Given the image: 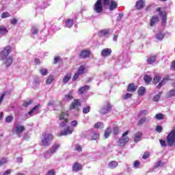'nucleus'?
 <instances>
[{
  "mask_svg": "<svg viewBox=\"0 0 175 175\" xmlns=\"http://www.w3.org/2000/svg\"><path fill=\"white\" fill-rule=\"evenodd\" d=\"M68 117H69L68 111H62L59 116L60 121H62L59 123V129L61 132L59 133V136H68L69 135H72L75 131L73 127L68 126Z\"/></svg>",
  "mask_w": 175,
  "mask_h": 175,
  "instance_id": "f257e3e1",
  "label": "nucleus"
},
{
  "mask_svg": "<svg viewBox=\"0 0 175 175\" xmlns=\"http://www.w3.org/2000/svg\"><path fill=\"white\" fill-rule=\"evenodd\" d=\"M10 53H12L10 46H5L0 53V61H2L7 68L13 64V57L10 55Z\"/></svg>",
  "mask_w": 175,
  "mask_h": 175,
  "instance_id": "f03ea898",
  "label": "nucleus"
},
{
  "mask_svg": "<svg viewBox=\"0 0 175 175\" xmlns=\"http://www.w3.org/2000/svg\"><path fill=\"white\" fill-rule=\"evenodd\" d=\"M54 137L50 133H45L42 135V138L41 139V145L44 147H49L51 144Z\"/></svg>",
  "mask_w": 175,
  "mask_h": 175,
  "instance_id": "7ed1b4c3",
  "label": "nucleus"
},
{
  "mask_svg": "<svg viewBox=\"0 0 175 175\" xmlns=\"http://www.w3.org/2000/svg\"><path fill=\"white\" fill-rule=\"evenodd\" d=\"M167 143L168 146H172L175 143V128L169 133L167 137Z\"/></svg>",
  "mask_w": 175,
  "mask_h": 175,
  "instance_id": "20e7f679",
  "label": "nucleus"
},
{
  "mask_svg": "<svg viewBox=\"0 0 175 175\" xmlns=\"http://www.w3.org/2000/svg\"><path fill=\"white\" fill-rule=\"evenodd\" d=\"M40 105H36L30 111L26 113L27 118H29L30 117H33L36 114H39L40 113Z\"/></svg>",
  "mask_w": 175,
  "mask_h": 175,
  "instance_id": "39448f33",
  "label": "nucleus"
},
{
  "mask_svg": "<svg viewBox=\"0 0 175 175\" xmlns=\"http://www.w3.org/2000/svg\"><path fill=\"white\" fill-rule=\"evenodd\" d=\"M80 107H81V103L80 102V100L75 99L70 106V109L79 111L80 110Z\"/></svg>",
  "mask_w": 175,
  "mask_h": 175,
  "instance_id": "423d86ee",
  "label": "nucleus"
},
{
  "mask_svg": "<svg viewBox=\"0 0 175 175\" xmlns=\"http://www.w3.org/2000/svg\"><path fill=\"white\" fill-rule=\"evenodd\" d=\"M128 133L129 131H126L122 136V138L119 139L118 144L120 146H124L128 142H129V138L128 137Z\"/></svg>",
  "mask_w": 175,
  "mask_h": 175,
  "instance_id": "0eeeda50",
  "label": "nucleus"
},
{
  "mask_svg": "<svg viewBox=\"0 0 175 175\" xmlns=\"http://www.w3.org/2000/svg\"><path fill=\"white\" fill-rule=\"evenodd\" d=\"M103 0H97L94 6V11L96 13H102L103 10V6L102 5Z\"/></svg>",
  "mask_w": 175,
  "mask_h": 175,
  "instance_id": "6e6552de",
  "label": "nucleus"
},
{
  "mask_svg": "<svg viewBox=\"0 0 175 175\" xmlns=\"http://www.w3.org/2000/svg\"><path fill=\"white\" fill-rule=\"evenodd\" d=\"M103 3L105 5H109V10H114L117 9V3L113 0H103Z\"/></svg>",
  "mask_w": 175,
  "mask_h": 175,
  "instance_id": "1a4fd4ad",
  "label": "nucleus"
},
{
  "mask_svg": "<svg viewBox=\"0 0 175 175\" xmlns=\"http://www.w3.org/2000/svg\"><path fill=\"white\" fill-rule=\"evenodd\" d=\"M111 109L110 103H107L100 110V114H107Z\"/></svg>",
  "mask_w": 175,
  "mask_h": 175,
  "instance_id": "9d476101",
  "label": "nucleus"
},
{
  "mask_svg": "<svg viewBox=\"0 0 175 175\" xmlns=\"http://www.w3.org/2000/svg\"><path fill=\"white\" fill-rule=\"evenodd\" d=\"M16 135H20L21 133H23L24 131H25V127L23 125L17 124L13 130Z\"/></svg>",
  "mask_w": 175,
  "mask_h": 175,
  "instance_id": "9b49d317",
  "label": "nucleus"
},
{
  "mask_svg": "<svg viewBox=\"0 0 175 175\" xmlns=\"http://www.w3.org/2000/svg\"><path fill=\"white\" fill-rule=\"evenodd\" d=\"M100 55L104 58H106V57H109V55H111V49L105 48L103 49L100 52Z\"/></svg>",
  "mask_w": 175,
  "mask_h": 175,
  "instance_id": "f8f14e48",
  "label": "nucleus"
},
{
  "mask_svg": "<svg viewBox=\"0 0 175 175\" xmlns=\"http://www.w3.org/2000/svg\"><path fill=\"white\" fill-rule=\"evenodd\" d=\"M144 5H146V1L144 0H138L136 2L135 8L137 10H142L143 8H144Z\"/></svg>",
  "mask_w": 175,
  "mask_h": 175,
  "instance_id": "ddd939ff",
  "label": "nucleus"
},
{
  "mask_svg": "<svg viewBox=\"0 0 175 175\" xmlns=\"http://www.w3.org/2000/svg\"><path fill=\"white\" fill-rule=\"evenodd\" d=\"M59 147H61V145L58 143H55L51 148L50 150L51 151V154H55V152H57V151H58V148H59Z\"/></svg>",
  "mask_w": 175,
  "mask_h": 175,
  "instance_id": "4468645a",
  "label": "nucleus"
},
{
  "mask_svg": "<svg viewBox=\"0 0 175 175\" xmlns=\"http://www.w3.org/2000/svg\"><path fill=\"white\" fill-rule=\"evenodd\" d=\"M158 21H159V18L158 16H152L150 23V27H154L155 24H157Z\"/></svg>",
  "mask_w": 175,
  "mask_h": 175,
  "instance_id": "2eb2a0df",
  "label": "nucleus"
},
{
  "mask_svg": "<svg viewBox=\"0 0 175 175\" xmlns=\"http://www.w3.org/2000/svg\"><path fill=\"white\" fill-rule=\"evenodd\" d=\"M143 136V133L142 132H137L134 135V142L137 143L142 140V137Z\"/></svg>",
  "mask_w": 175,
  "mask_h": 175,
  "instance_id": "dca6fc26",
  "label": "nucleus"
},
{
  "mask_svg": "<svg viewBox=\"0 0 175 175\" xmlns=\"http://www.w3.org/2000/svg\"><path fill=\"white\" fill-rule=\"evenodd\" d=\"M137 90V86H136L134 83L129 84L127 87L128 92H135Z\"/></svg>",
  "mask_w": 175,
  "mask_h": 175,
  "instance_id": "f3484780",
  "label": "nucleus"
},
{
  "mask_svg": "<svg viewBox=\"0 0 175 175\" xmlns=\"http://www.w3.org/2000/svg\"><path fill=\"white\" fill-rule=\"evenodd\" d=\"M157 12H159V14L162 17V20L163 23H166V12L161 11V8H157Z\"/></svg>",
  "mask_w": 175,
  "mask_h": 175,
  "instance_id": "a211bd4d",
  "label": "nucleus"
},
{
  "mask_svg": "<svg viewBox=\"0 0 175 175\" xmlns=\"http://www.w3.org/2000/svg\"><path fill=\"white\" fill-rule=\"evenodd\" d=\"M83 169V166L80 165L79 163H75L72 165V170L73 172H80Z\"/></svg>",
  "mask_w": 175,
  "mask_h": 175,
  "instance_id": "6ab92c4d",
  "label": "nucleus"
},
{
  "mask_svg": "<svg viewBox=\"0 0 175 175\" xmlns=\"http://www.w3.org/2000/svg\"><path fill=\"white\" fill-rule=\"evenodd\" d=\"M89 133L92 140H96V139H99V133L94 131H89Z\"/></svg>",
  "mask_w": 175,
  "mask_h": 175,
  "instance_id": "aec40b11",
  "label": "nucleus"
},
{
  "mask_svg": "<svg viewBox=\"0 0 175 175\" xmlns=\"http://www.w3.org/2000/svg\"><path fill=\"white\" fill-rule=\"evenodd\" d=\"M74 21L73 19H66L65 21V27L66 28H72L73 27Z\"/></svg>",
  "mask_w": 175,
  "mask_h": 175,
  "instance_id": "412c9836",
  "label": "nucleus"
},
{
  "mask_svg": "<svg viewBox=\"0 0 175 175\" xmlns=\"http://www.w3.org/2000/svg\"><path fill=\"white\" fill-rule=\"evenodd\" d=\"M70 79H72V74L66 75L62 79V83L63 84L68 83L69 80H70Z\"/></svg>",
  "mask_w": 175,
  "mask_h": 175,
  "instance_id": "4be33fe9",
  "label": "nucleus"
},
{
  "mask_svg": "<svg viewBox=\"0 0 175 175\" xmlns=\"http://www.w3.org/2000/svg\"><path fill=\"white\" fill-rule=\"evenodd\" d=\"M117 166H118V162H117L116 161H110L108 163V167H109V169H116V167H117Z\"/></svg>",
  "mask_w": 175,
  "mask_h": 175,
  "instance_id": "5701e85b",
  "label": "nucleus"
},
{
  "mask_svg": "<svg viewBox=\"0 0 175 175\" xmlns=\"http://www.w3.org/2000/svg\"><path fill=\"white\" fill-rule=\"evenodd\" d=\"M88 90H90L89 85L83 86L79 90V94H85V92L88 91Z\"/></svg>",
  "mask_w": 175,
  "mask_h": 175,
  "instance_id": "b1692460",
  "label": "nucleus"
},
{
  "mask_svg": "<svg viewBox=\"0 0 175 175\" xmlns=\"http://www.w3.org/2000/svg\"><path fill=\"white\" fill-rule=\"evenodd\" d=\"M90 52L89 51L83 50L80 53L81 58H87V57H90Z\"/></svg>",
  "mask_w": 175,
  "mask_h": 175,
  "instance_id": "393cba45",
  "label": "nucleus"
},
{
  "mask_svg": "<svg viewBox=\"0 0 175 175\" xmlns=\"http://www.w3.org/2000/svg\"><path fill=\"white\" fill-rule=\"evenodd\" d=\"M66 100H71L73 99V90H70L68 94L64 96Z\"/></svg>",
  "mask_w": 175,
  "mask_h": 175,
  "instance_id": "a878e982",
  "label": "nucleus"
},
{
  "mask_svg": "<svg viewBox=\"0 0 175 175\" xmlns=\"http://www.w3.org/2000/svg\"><path fill=\"white\" fill-rule=\"evenodd\" d=\"M48 109L49 110H54L55 109V102L51 100L48 103Z\"/></svg>",
  "mask_w": 175,
  "mask_h": 175,
  "instance_id": "bb28decb",
  "label": "nucleus"
},
{
  "mask_svg": "<svg viewBox=\"0 0 175 175\" xmlns=\"http://www.w3.org/2000/svg\"><path fill=\"white\" fill-rule=\"evenodd\" d=\"M150 121V117H144L140 119V120L138 122V124L143 125L144 122H148Z\"/></svg>",
  "mask_w": 175,
  "mask_h": 175,
  "instance_id": "cd10ccee",
  "label": "nucleus"
},
{
  "mask_svg": "<svg viewBox=\"0 0 175 175\" xmlns=\"http://www.w3.org/2000/svg\"><path fill=\"white\" fill-rule=\"evenodd\" d=\"M111 127H108L104 133V137H105V139H107V137H109V136H110V134L111 133Z\"/></svg>",
  "mask_w": 175,
  "mask_h": 175,
  "instance_id": "c85d7f7f",
  "label": "nucleus"
},
{
  "mask_svg": "<svg viewBox=\"0 0 175 175\" xmlns=\"http://www.w3.org/2000/svg\"><path fill=\"white\" fill-rule=\"evenodd\" d=\"M148 64L149 65H152L155 61H157V57L155 56H152L148 58Z\"/></svg>",
  "mask_w": 175,
  "mask_h": 175,
  "instance_id": "c756f323",
  "label": "nucleus"
},
{
  "mask_svg": "<svg viewBox=\"0 0 175 175\" xmlns=\"http://www.w3.org/2000/svg\"><path fill=\"white\" fill-rule=\"evenodd\" d=\"M85 67H84V66H81L79 68L77 72H78L80 75H84L85 73Z\"/></svg>",
  "mask_w": 175,
  "mask_h": 175,
  "instance_id": "7c9ffc66",
  "label": "nucleus"
},
{
  "mask_svg": "<svg viewBox=\"0 0 175 175\" xmlns=\"http://www.w3.org/2000/svg\"><path fill=\"white\" fill-rule=\"evenodd\" d=\"M0 33L1 35H5L8 33V29L4 26H0Z\"/></svg>",
  "mask_w": 175,
  "mask_h": 175,
  "instance_id": "2f4dec72",
  "label": "nucleus"
},
{
  "mask_svg": "<svg viewBox=\"0 0 175 175\" xmlns=\"http://www.w3.org/2000/svg\"><path fill=\"white\" fill-rule=\"evenodd\" d=\"M144 80L145 83H146V84H148V83H151V81H152V78H151L148 75H145L144 77Z\"/></svg>",
  "mask_w": 175,
  "mask_h": 175,
  "instance_id": "473e14b6",
  "label": "nucleus"
},
{
  "mask_svg": "<svg viewBox=\"0 0 175 175\" xmlns=\"http://www.w3.org/2000/svg\"><path fill=\"white\" fill-rule=\"evenodd\" d=\"M53 154V153H51V151H46L44 153V157L45 159H49L50 158H51V155Z\"/></svg>",
  "mask_w": 175,
  "mask_h": 175,
  "instance_id": "72a5a7b5",
  "label": "nucleus"
},
{
  "mask_svg": "<svg viewBox=\"0 0 175 175\" xmlns=\"http://www.w3.org/2000/svg\"><path fill=\"white\" fill-rule=\"evenodd\" d=\"M138 94L139 95H144L146 94V88L144 87H140L137 90Z\"/></svg>",
  "mask_w": 175,
  "mask_h": 175,
  "instance_id": "f704fd0d",
  "label": "nucleus"
},
{
  "mask_svg": "<svg viewBox=\"0 0 175 175\" xmlns=\"http://www.w3.org/2000/svg\"><path fill=\"white\" fill-rule=\"evenodd\" d=\"M109 32H110V30L109 29H104L99 32V35L100 36H106V35L109 34Z\"/></svg>",
  "mask_w": 175,
  "mask_h": 175,
  "instance_id": "c9c22d12",
  "label": "nucleus"
},
{
  "mask_svg": "<svg viewBox=\"0 0 175 175\" xmlns=\"http://www.w3.org/2000/svg\"><path fill=\"white\" fill-rule=\"evenodd\" d=\"M90 110H91V107H90L89 105L85 106L83 109V113L88 114V113H90Z\"/></svg>",
  "mask_w": 175,
  "mask_h": 175,
  "instance_id": "e433bc0d",
  "label": "nucleus"
},
{
  "mask_svg": "<svg viewBox=\"0 0 175 175\" xmlns=\"http://www.w3.org/2000/svg\"><path fill=\"white\" fill-rule=\"evenodd\" d=\"M5 163H8V159L5 157H3L0 159V167L1 166H3V165H5Z\"/></svg>",
  "mask_w": 175,
  "mask_h": 175,
  "instance_id": "4c0bfd02",
  "label": "nucleus"
},
{
  "mask_svg": "<svg viewBox=\"0 0 175 175\" xmlns=\"http://www.w3.org/2000/svg\"><path fill=\"white\" fill-rule=\"evenodd\" d=\"M94 128L96 129H102L103 128V123L98 122L94 124Z\"/></svg>",
  "mask_w": 175,
  "mask_h": 175,
  "instance_id": "58836bf2",
  "label": "nucleus"
},
{
  "mask_svg": "<svg viewBox=\"0 0 175 175\" xmlns=\"http://www.w3.org/2000/svg\"><path fill=\"white\" fill-rule=\"evenodd\" d=\"M165 38V34L162 33H159L156 34V39L157 40H162V39Z\"/></svg>",
  "mask_w": 175,
  "mask_h": 175,
  "instance_id": "ea45409f",
  "label": "nucleus"
},
{
  "mask_svg": "<svg viewBox=\"0 0 175 175\" xmlns=\"http://www.w3.org/2000/svg\"><path fill=\"white\" fill-rule=\"evenodd\" d=\"M166 81H167V79L166 78H164L161 83H159L157 85V88H161V87H162V85H164V84H165Z\"/></svg>",
  "mask_w": 175,
  "mask_h": 175,
  "instance_id": "a19ab883",
  "label": "nucleus"
},
{
  "mask_svg": "<svg viewBox=\"0 0 175 175\" xmlns=\"http://www.w3.org/2000/svg\"><path fill=\"white\" fill-rule=\"evenodd\" d=\"M53 81H54V77L51 75L48 77L46 82V84H51Z\"/></svg>",
  "mask_w": 175,
  "mask_h": 175,
  "instance_id": "79ce46f5",
  "label": "nucleus"
},
{
  "mask_svg": "<svg viewBox=\"0 0 175 175\" xmlns=\"http://www.w3.org/2000/svg\"><path fill=\"white\" fill-rule=\"evenodd\" d=\"M159 81H161V77L155 76L154 78L153 79V83L158 84Z\"/></svg>",
  "mask_w": 175,
  "mask_h": 175,
  "instance_id": "37998d69",
  "label": "nucleus"
},
{
  "mask_svg": "<svg viewBox=\"0 0 175 175\" xmlns=\"http://www.w3.org/2000/svg\"><path fill=\"white\" fill-rule=\"evenodd\" d=\"M8 17H10V14L9 12H5L1 14V18H8Z\"/></svg>",
  "mask_w": 175,
  "mask_h": 175,
  "instance_id": "c03bdc74",
  "label": "nucleus"
},
{
  "mask_svg": "<svg viewBox=\"0 0 175 175\" xmlns=\"http://www.w3.org/2000/svg\"><path fill=\"white\" fill-rule=\"evenodd\" d=\"M130 98H132V94L130 93H127L126 94L122 95V99L126 100L129 99Z\"/></svg>",
  "mask_w": 175,
  "mask_h": 175,
  "instance_id": "a18cd8bd",
  "label": "nucleus"
},
{
  "mask_svg": "<svg viewBox=\"0 0 175 175\" xmlns=\"http://www.w3.org/2000/svg\"><path fill=\"white\" fill-rule=\"evenodd\" d=\"M161 94H162V92H161L159 94H157L156 96H154V98H153V100L154 102H158V100H159V99H161Z\"/></svg>",
  "mask_w": 175,
  "mask_h": 175,
  "instance_id": "49530a36",
  "label": "nucleus"
},
{
  "mask_svg": "<svg viewBox=\"0 0 175 175\" xmlns=\"http://www.w3.org/2000/svg\"><path fill=\"white\" fill-rule=\"evenodd\" d=\"M40 72L41 73V75L42 76H46V75H47V69H46V68H41L40 70Z\"/></svg>",
  "mask_w": 175,
  "mask_h": 175,
  "instance_id": "de8ad7c7",
  "label": "nucleus"
},
{
  "mask_svg": "<svg viewBox=\"0 0 175 175\" xmlns=\"http://www.w3.org/2000/svg\"><path fill=\"white\" fill-rule=\"evenodd\" d=\"M39 29H38V27H33L31 29V33H33V35H36L38 34Z\"/></svg>",
  "mask_w": 175,
  "mask_h": 175,
  "instance_id": "09e8293b",
  "label": "nucleus"
},
{
  "mask_svg": "<svg viewBox=\"0 0 175 175\" xmlns=\"http://www.w3.org/2000/svg\"><path fill=\"white\" fill-rule=\"evenodd\" d=\"M156 120H163V114L162 113H157L155 116Z\"/></svg>",
  "mask_w": 175,
  "mask_h": 175,
  "instance_id": "8fccbe9b",
  "label": "nucleus"
},
{
  "mask_svg": "<svg viewBox=\"0 0 175 175\" xmlns=\"http://www.w3.org/2000/svg\"><path fill=\"white\" fill-rule=\"evenodd\" d=\"M148 114V111L142 110L139 112V116L142 117L143 116H147Z\"/></svg>",
  "mask_w": 175,
  "mask_h": 175,
  "instance_id": "3c124183",
  "label": "nucleus"
},
{
  "mask_svg": "<svg viewBox=\"0 0 175 175\" xmlns=\"http://www.w3.org/2000/svg\"><path fill=\"white\" fill-rule=\"evenodd\" d=\"M18 22V21L16 18H13L10 21V23L12 24V25H16V24H17Z\"/></svg>",
  "mask_w": 175,
  "mask_h": 175,
  "instance_id": "603ef678",
  "label": "nucleus"
},
{
  "mask_svg": "<svg viewBox=\"0 0 175 175\" xmlns=\"http://www.w3.org/2000/svg\"><path fill=\"white\" fill-rule=\"evenodd\" d=\"M79 76H81L80 74L78 73V72H76V73L74 75L73 77H72V81H76V80L79 79Z\"/></svg>",
  "mask_w": 175,
  "mask_h": 175,
  "instance_id": "864d4df0",
  "label": "nucleus"
},
{
  "mask_svg": "<svg viewBox=\"0 0 175 175\" xmlns=\"http://www.w3.org/2000/svg\"><path fill=\"white\" fill-rule=\"evenodd\" d=\"M75 151H78V152H81L82 151L81 146H80L79 145H75Z\"/></svg>",
  "mask_w": 175,
  "mask_h": 175,
  "instance_id": "5fc2aeb1",
  "label": "nucleus"
},
{
  "mask_svg": "<svg viewBox=\"0 0 175 175\" xmlns=\"http://www.w3.org/2000/svg\"><path fill=\"white\" fill-rule=\"evenodd\" d=\"M148 157H150V152H146L143 154L142 158H143V159H147V158H148Z\"/></svg>",
  "mask_w": 175,
  "mask_h": 175,
  "instance_id": "6e6d98bb",
  "label": "nucleus"
},
{
  "mask_svg": "<svg viewBox=\"0 0 175 175\" xmlns=\"http://www.w3.org/2000/svg\"><path fill=\"white\" fill-rule=\"evenodd\" d=\"M12 120H13V116H8V117L5 118L6 122H12Z\"/></svg>",
  "mask_w": 175,
  "mask_h": 175,
  "instance_id": "4d7b16f0",
  "label": "nucleus"
},
{
  "mask_svg": "<svg viewBox=\"0 0 175 175\" xmlns=\"http://www.w3.org/2000/svg\"><path fill=\"white\" fill-rule=\"evenodd\" d=\"M139 166H140V163L139 162V161H135L134 162L133 167H135L136 169V168L139 167Z\"/></svg>",
  "mask_w": 175,
  "mask_h": 175,
  "instance_id": "13d9d810",
  "label": "nucleus"
},
{
  "mask_svg": "<svg viewBox=\"0 0 175 175\" xmlns=\"http://www.w3.org/2000/svg\"><path fill=\"white\" fill-rule=\"evenodd\" d=\"M119 133H120V129H118V127H114L113 128L114 135H118Z\"/></svg>",
  "mask_w": 175,
  "mask_h": 175,
  "instance_id": "bf43d9fd",
  "label": "nucleus"
},
{
  "mask_svg": "<svg viewBox=\"0 0 175 175\" xmlns=\"http://www.w3.org/2000/svg\"><path fill=\"white\" fill-rule=\"evenodd\" d=\"M169 96H175V90H172L168 93Z\"/></svg>",
  "mask_w": 175,
  "mask_h": 175,
  "instance_id": "052dcab7",
  "label": "nucleus"
},
{
  "mask_svg": "<svg viewBox=\"0 0 175 175\" xmlns=\"http://www.w3.org/2000/svg\"><path fill=\"white\" fill-rule=\"evenodd\" d=\"M75 126H77V120H73L71 122V128H75Z\"/></svg>",
  "mask_w": 175,
  "mask_h": 175,
  "instance_id": "680f3d73",
  "label": "nucleus"
},
{
  "mask_svg": "<svg viewBox=\"0 0 175 175\" xmlns=\"http://www.w3.org/2000/svg\"><path fill=\"white\" fill-rule=\"evenodd\" d=\"M31 103H32V101H31V100L25 102L23 103V106H24V107H27V106H29V105H31Z\"/></svg>",
  "mask_w": 175,
  "mask_h": 175,
  "instance_id": "e2e57ef3",
  "label": "nucleus"
},
{
  "mask_svg": "<svg viewBox=\"0 0 175 175\" xmlns=\"http://www.w3.org/2000/svg\"><path fill=\"white\" fill-rule=\"evenodd\" d=\"M156 131L158 132L159 133H161V132H162V126H157L156 127Z\"/></svg>",
  "mask_w": 175,
  "mask_h": 175,
  "instance_id": "0e129e2a",
  "label": "nucleus"
},
{
  "mask_svg": "<svg viewBox=\"0 0 175 175\" xmlns=\"http://www.w3.org/2000/svg\"><path fill=\"white\" fill-rule=\"evenodd\" d=\"M46 175H55V172L54 170H51L47 172Z\"/></svg>",
  "mask_w": 175,
  "mask_h": 175,
  "instance_id": "69168bd1",
  "label": "nucleus"
},
{
  "mask_svg": "<svg viewBox=\"0 0 175 175\" xmlns=\"http://www.w3.org/2000/svg\"><path fill=\"white\" fill-rule=\"evenodd\" d=\"M10 173H12V170L9 169V170H7L3 174V175H9V174H10Z\"/></svg>",
  "mask_w": 175,
  "mask_h": 175,
  "instance_id": "338daca9",
  "label": "nucleus"
},
{
  "mask_svg": "<svg viewBox=\"0 0 175 175\" xmlns=\"http://www.w3.org/2000/svg\"><path fill=\"white\" fill-rule=\"evenodd\" d=\"M171 69H172V70H175V61H172Z\"/></svg>",
  "mask_w": 175,
  "mask_h": 175,
  "instance_id": "774afa93",
  "label": "nucleus"
}]
</instances>
